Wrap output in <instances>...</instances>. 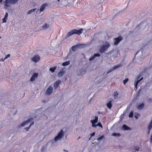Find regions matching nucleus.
Returning a JSON list of instances; mask_svg holds the SVG:
<instances>
[{"instance_id": "1", "label": "nucleus", "mask_w": 152, "mask_h": 152, "mask_svg": "<svg viewBox=\"0 0 152 152\" xmlns=\"http://www.w3.org/2000/svg\"><path fill=\"white\" fill-rule=\"evenodd\" d=\"M83 31V29L82 28H80L79 30L73 29L67 33L65 37V38L67 39L74 34H76L77 35H80L82 34Z\"/></svg>"}, {"instance_id": "2", "label": "nucleus", "mask_w": 152, "mask_h": 152, "mask_svg": "<svg viewBox=\"0 0 152 152\" xmlns=\"http://www.w3.org/2000/svg\"><path fill=\"white\" fill-rule=\"evenodd\" d=\"M33 118L28 119L27 120L21 124L20 126H18V127L24 126L30 123V124L29 127L25 128L26 131H28L29 129L30 128V126L34 124V122L33 121Z\"/></svg>"}, {"instance_id": "3", "label": "nucleus", "mask_w": 152, "mask_h": 152, "mask_svg": "<svg viewBox=\"0 0 152 152\" xmlns=\"http://www.w3.org/2000/svg\"><path fill=\"white\" fill-rule=\"evenodd\" d=\"M18 1V0H5L4 4V7L6 9H7L11 4H14Z\"/></svg>"}, {"instance_id": "4", "label": "nucleus", "mask_w": 152, "mask_h": 152, "mask_svg": "<svg viewBox=\"0 0 152 152\" xmlns=\"http://www.w3.org/2000/svg\"><path fill=\"white\" fill-rule=\"evenodd\" d=\"M110 45L108 42H103V45L101 47L99 50L100 52L102 53L105 51L110 47Z\"/></svg>"}, {"instance_id": "5", "label": "nucleus", "mask_w": 152, "mask_h": 152, "mask_svg": "<svg viewBox=\"0 0 152 152\" xmlns=\"http://www.w3.org/2000/svg\"><path fill=\"white\" fill-rule=\"evenodd\" d=\"M64 136V132L62 129H61L57 135L54 138V142H56L58 141L61 140Z\"/></svg>"}, {"instance_id": "6", "label": "nucleus", "mask_w": 152, "mask_h": 152, "mask_svg": "<svg viewBox=\"0 0 152 152\" xmlns=\"http://www.w3.org/2000/svg\"><path fill=\"white\" fill-rule=\"evenodd\" d=\"M53 91V88L52 86H50L47 88L45 93V94L46 95H49L52 93Z\"/></svg>"}, {"instance_id": "7", "label": "nucleus", "mask_w": 152, "mask_h": 152, "mask_svg": "<svg viewBox=\"0 0 152 152\" xmlns=\"http://www.w3.org/2000/svg\"><path fill=\"white\" fill-rule=\"evenodd\" d=\"M9 114L10 115H15L17 113L15 109L10 108L8 110Z\"/></svg>"}, {"instance_id": "8", "label": "nucleus", "mask_w": 152, "mask_h": 152, "mask_svg": "<svg viewBox=\"0 0 152 152\" xmlns=\"http://www.w3.org/2000/svg\"><path fill=\"white\" fill-rule=\"evenodd\" d=\"M40 58L38 55L34 56L32 57L31 59L32 61L35 63L37 62L40 59Z\"/></svg>"}, {"instance_id": "9", "label": "nucleus", "mask_w": 152, "mask_h": 152, "mask_svg": "<svg viewBox=\"0 0 152 152\" xmlns=\"http://www.w3.org/2000/svg\"><path fill=\"white\" fill-rule=\"evenodd\" d=\"M98 117L97 116H95V119L93 120H91V122L92 124V126L94 127H95V124L98 122Z\"/></svg>"}, {"instance_id": "10", "label": "nucleus", "mask_w": 152, "mask_h": 152, "mask_svg": "<svg viewBox=\"0 0 152 152\" xmlns=\"http://www.w3.org/2000/svg\"><path fill=\"white\" fill-rule=\"evenodd\" d=\"M122 37H119L117 38H115L114 39L113 41L115 45H118L120 41L122 40Z\"/></svg>"}, {"instance_id": "11", "label": "nucleus", "mask_w": 152, "mask_h": 152, "mask_svg": "<svg viewBox=\"0 0 152 152\" xmlns=\"http://www.w3.org/2000/svg\"><path fill=\"white\" fill-rule=\"evenodd\" d=\"M121 65H118L116 66H114L111 69H110L107 72V74H108L110 73L111 72H112V71H113L115 69H117V68L120 67Z\"/></svg>"}, {"instance_id": "12", "label": "nucleus", "mask_w": 152, "mask_h": 152, "mask_svg": "<svg viewBox=\"0 0 152 152\" xmlns=\"http://www.w3.org/2000/svg\"><path fill=\"white\" fill-rule=\"evenodd\" d=\"M47 6V4L45 3L43 4L40 7L39 11L40 12H43Z\"/></svg>"}, {"instance_id": "13", "label": "nucleus", "mask_w": 152, "mask_h": 152, "mask_svg": "<svg viewBox=\"0 0 152 152\" xmlns=\"http://www.w3.org/2000/svg\"><path fill=\"white\" fill-rule=\"evenodd\" d=\"M61 81L58 80L56 81L53 84V87L54 89H56L58 87L59 85L61 83Z\"/></svg>"}, {"instance_id": "14", "label": "nucleus", "mask_w": 152, "mask_h": 152, "mask_svg": "<svg viewBox=\"0 0 152 152\" xmlns=\"http://www.w3.org/2000/svg\"><path fill=\"white\" fill-rule=\"evenodd\" d=\"M100 56V54L99 53L95 54L93 56L91 57L89 59L90 61L94 60L96 57H99Z\"/></svg>"}, {"instance_id": "15", "label": "nucleus", "mask_w": 152, "mask_h": 152, "mask_svg": "<svg viewBox=\"0 0 152 152\" xmlns=\"http://www.w3.org/2000/svg\"><path fill=\"white\" fill-rule=\"evenodd\" d=\"M38 75L37 73H34L33 74L31 77L30 78L31 81H33L37 77Z\"/></svg>"}, {"instance_id": "16", "label": "nucleus", "mask_w": 152, "mask_h": 152, "mask_svg": "<svg viewBox=\"0 0 152 152\" xmlns=\"http://www.w3.org/2000/svg\"><path fill=\"white\" fill-rule=\"evenodd\" d=\"M50 25L49 24L45 23L44 25L42 26V28L43 29H46L49 28Z\"/></svg>"}, {"instance_id": "17", "label": "nucleus", "mask_w": 152, "mask_h": 152, "mask_svg": "<svg viewBox=\"0 0 152 152\" xmlns=\"http://www.w3.org/2000/svg\"><path fill=\"white\" fill-rule=\"evenodd\" d=\"M81 45L78 44L75 46H73L72 47V50L73 51H75L76 50V48H79L80 47Z\"/></svg>"}, {"instance_id": "18", "label": "nucleus", "mask_w": 152, "mask_h": 152, "mask_svg": "<svg viewBox=\"0 0 152 152\" xmlns=\"http://www.w3.org/2000/svg\"><path fill=\"white\" fill-rule=\"evenodd\" d=\"M143 79V77L141 78L140 80H138L135 83V85L134 86V89H136V90L137 89V86L138 83L140 82V81L141 80Z\"/></svg>"}, {"instance_id": "19", "label": "nucleus", "mask_w": 152, "mask_h": 152, "mask_svg": "<svg viewBox=\"0 0 152 152\" xmlns=\"http://www.w3.org/2000/svg\"><path fill=\"white\" fill-rule=\"evenodd\" d=\"M112 101H110L106 104L107 107L109 109H110L111 108L112 106Z\"/></svg>"}, {"instance_id": "20", "label": "nucleus", "mask_w": 152, "mask_h": 152, "mask_svg": "<svg viewBox=\"0 0 152 152\" xmlns=\"http://www.w3.org/2000/svg\"><path fill=\"white\" fill-rule=\"evenodd\" d=\"M64 73V71L63 70L60 71L58 74V76L59 77H62Z\"/></svg>"}, {"instance_id": "21", "label": "nucleus", "mask_w": 152, "mask_h": 152, "mask_svg": "<svg viewBox=\"0 0 152 152\" xmlns=\"http://www.w3.org/2000/svg\"><path fill=\"white\" fill-rule=\"evenodd\" d=\"M144 106V104L142 103L137 106V109L138 110H141L142 108Z\"/></svg>"}, {"instance_id": "22", "label": "nucleus", "mask_w": 152, "mask_h": 152, "mask_svg": "<svg viewBox=\"0 0 152 152\" xmlns=\"http://www.w3.org/2000/svg\"><path fill=\"white\" fill-rule=\"evenodd\" d=\"M36 10H37V9H36V8H35V9H32L31 10H29L28 12L27 13V14L28 15L30 14L32 12H33L34 11H35Z\"/></svg>"}, {"instance_id": "23", "label": "nucleus", "mask_w": 152, "mask_h": 152, "mask_svg": "<svg viewBox=\"0 0 152 152\" xmlns=\"http://www.w3.org/2000/svg\"><path fill=\"white\" fill-rule=\"evenodd\" d=\"M70 64V61H67L63 63L62 66H65L68 65H69Z\"/></svg>"}, {"instance_id": "24", "label": "nucleus", "mask_w": 152, "mask_h": 152, "mask_svg": "<svg viewBox=\"0 0 152 152\" xmlns=\"http://www.w3.org/2000/svg\"><path fill=\"white\" fill-rule=\"evenodd\" d=\"M118 94L117 92L115 91L114 92L113 96L115 99H116L118 97Z\"/></svg>"}, {"instance_id": "25", "label": "nucleus", "mask_w": 152, "mask_h": 152, "mask_svg": "<svg viewBox=\"0 0 152 152\" xmlns=\"http://www.w3.org/2000/svg\"><path fill=\"white\" fill-rule=\"evenodd\" d=\"M123 128L124 130H128L129 129V128L125 124H124L123 126Z\"/></svg>"}, {"instance_id": "26", "label": "nucleus", "mask_w": 152, "mask_h": 152, "mask_svg": "<svg viewBox=\"0 0 152 152\" xmlns=\"http://www.w3.org/2000/svg\"><path fill=\"white\" fill-rule=\"evenodd\" d=\"M56 68V67H54L53 68H50L49 70L52 73H53L54 72Z\"/></svg>"}, {"instance_id": "27", "label": "nucleus", "mask_w": 152, "mask_h": 152, "mask_svg": "<svg viewBox=\"0 0 152 152\" xmlns=\"http://www.w3.org/2000/svg\"><path fill=\"white\" fill-rule=\"evenodd\" d=\"M112 136L119 137L120 136V134L119 133H114L112 134Z\"/></svg>"}, {"instance_id": "28", "label": "nucleus", "mask_w": 152, "mask_h": 152, "mask_svg": "<svg viewBox=\"0 0 152 152\" xmlns=\"http://www.w3.org/2000/svg\"><path fill=\"white\" fill-rule=\"evenodd\" d=\"M81 71V73L80 75H81V74H84L86 72V70L84 69H80Z\"/></svg>"}, {"instance_id": "29", "label": "nucleus", "mask_w": 152, "mask_h": 152, "mask_svg": "<svg viewBox=\"0 0 152 152\" xmlns=\"http://www.w3.org/2000/svg\"><path fill=\"white\" fill-rule=\"evenodd\" d=\"M95 127H96L97 126H99L101 127V128H102V124L100 123H98L97 124H96L95 125Z\"/></svg>"}, {"instance_id": "30", "label": "nucleus", "mask_w": 152, "mask_h": 152, "mask_svg": "<svg viewBox=\"0 0 152 152\" xmlns=\"http://www.w3.org/2000/svg\"><path fill=\"white\" fill-rule=\"evenodd\" d=\"M133 112L132 111L130 112L129 115V117L130 118H132L133 116Z\"/></svg>"}, {"instance_id": "31", "label": "nucleus", "mask_w": 152, "mask_h": 152, "mask_svg": "<svg viewBox=\"0 0 152 152\" xmlns=\"http://www.w3.org/2000/svg\"><path fill=\"white\" fill-rule=\"evenodd\" d=\"M104 137V136L102 135L101 136L99 137L97 139V140L98 141H100L102 140Z\"/></svg>"}, {"instance_id": "32", "label": "nucleus", "mask_w": 152, "mask_h": 152, "mask_svg": "<svg viewBox=\"0 0 152 152\" xmlns=\"http://www.w3.org/2000/svg\"><path fill=\"white\" fill-rule=\"evenodd\" d=\"M10 54H7V56H6L4 58V61L6 60V59H7V58H8L10 57Z\"/></svg>"}, {"instance_id": "33", "label": "nucleus", "mask_w": 152, "mask_h": 152, "mask_svg": "<svg viewBox=\"0 0 152 152\" xmlns=\"http://www.w3.org/2000/svg\"><path fill=\"white\" fill-rule=\"evenodd\" d=\"M7 18H5V17H4L2 19V20L3 21V23H6V22Z\"/></svg>"}, {"instance_id": "34", "label": "nucleus", "mask_w": 152, "mask_h": 152, "mask_svg": "<svg viewBox=\"0 0 152 152\" xmlns=\"http://www.w3.org/2000/svg\"><path fill=\"white\" fill-rule=\"evenodd\" d=\"M128 78H126L125 79V80H123V83L124 85H125L126 83L128 82Z\"/></svg>"}, {"instance_id": "35", "label": "nucleus", "mask_w": 152, "mask_h": 152, "mask_svg": "<svg viewBox=\"0 0 152 152\" xmlns=\"http://www.w3.org/2000/svg\"><path fill=\"white\" fill-rule=\"evenodd\" d=\"M139 115V114L137 113H134V117L136 119H137L138 118V116Z\"/></svg>"}, {"instance_id": "36", "label": "nucleus", "mask_w": 152, "mask_h": 152, "mask_svg": "<svg viewBox=\"0 0 152 152\" xmlns=\"http://www.w3.org/2000/svg\"><path fill=\"white\" fill-rule=\"evenodd\" d=\"M45 149V148L44 146H43L41 149V151L42 152H44Z\"/></svg>"}, {"instance_id": "37", "label": "nucleus", "mask_w": 152, "mask_h": 152, "mask_svg": "<svg viewBox=\"0 0 152 152\" xmlns=\"http://www.w3.org/2000/svg\"><path fill=\"white\" fill-rule=\"evenodd\" d=\"M8 17V14L7 12H6L5 13V16H4V17H5V18H7Z\"/></svg>"}, {"instance_id": "38", "label": "nucleus", "mask_w": 152, "mask_h": 152, "mask_svg": "<svg viewBox=\"0 0 152 152\" xmlns=\"http://www.w3.org/2000/svg\"><path fill=\"white\" fill-rule=\"evenodd\" d=\"M139 149V148L137 147H136L135 149V150L137 151H138Z\"/></svg>"}, {"instance_id": "39", "label": "nucleus", "mask_w": 152, "mask_h": 152, "mask_svg": "<svg viewBox=\"0 0 152 152\" xmlns=\"http://www.w3.org/2000/svg\"><path fill=\"white\" fill-rule=\"evenodd\" d=\"M95 134V132H93L91 134V137L94 136Z\"/></svg>"}, {"instance_id": "40", "label": "nucleus", "mask_w": 152, "mask_h": 152, "mask_svg": "<svg viewBox=\"0 0 152 152\" xmlns=\"http://www.w3.org/2000/svg\"><path fill=\"white\" fill-rule=\"evenodd\" d=\"M63 151H64L65 152H68V151L66 150H65V149H64V150H63Z\"/></svg>"}, {"instance_id": "41", "label": "nucleus", "mask_w": 152, "mask_h": 152, "mask_svg": "<svg viewBox=\"0 0 152 152\" xmlns=\"http://www.w3.org/2000/svg\"><path fill=\"white\" fill-rule=\"evenodd\" d=\"M3 0H0V3H1L2 2Z\"/></svg>"}, {"instance_id": "42", "label": "nucleus", "mask_w": 152, "mask_h": 152, "mask_svg": "<svg viewBox=\"0 0 152 152\" xmlns=\"http://www.w3.org/2000/svg\"><path fill=\"white\" fill-rule=\"evenodd\" d=\"M36 10H37V11H36V12H37L39 10V9H37Z\"/></svg>"}, {"instance_id": "43", "label": "nucleus", "mask_w": 152, "mask_h": 152, "mask_svg": "<svg viewBox=\"0 0 152 152\" xmlns=\"http://www.w3.org/2000/svg\"><path fill=\"white\" fill-rule=\"evenodd\" d=\"M80 137H79L77 139L78 140V139H80Z\"/></svg>"}, {"instance_id": "44", "label": "nucleus", "mask_w": 152, "mask_h": 152, "mask_svg": "<svg viewBox=\"0 0 152 152\" xmlns=\"http://www.w3.org/2000/svg\"><path fill=\"white\" fill-rule=\"evenodd\" d=\"M139 51H140V50H139L137 52V53H136V55H136L137 54V53H138V52Z\"/></svg>"}, {"instance_id": "45", "label": "nucleus", "mask_w": 152, "mask_h": 152, "mask_svg": "<svg viewBox=\"0 0 152 152\" xmlns=\"http://www.w3.org/2000/svg\"><path fill=\"white\" fill-rule=\"evenodd\" d=\"M45 102V100H44V101H43V102Z\"/></svg>"}, {"instance_id": "46", "label": "nucleus", "mask_w": 152, "mask_h": 152, "mask_svg": "<svg viewBox=\"0 0 152 152\" xmlns=\"http://www.w3.org/2000/svg\"><path fill=\"white\" fill-rule=\"evenodd\" d=\"M57 1H58V2H59V1H60V0H57Z\"/></svg>"}, {"instance_id": "47", "label": "nucleus", "mask_w": 152, "mask_h": 152, "mask_svg": "<svg viewBox=\"0 0 152 152\" xmlns=\"http://www.w3.org/2000/svg\"><path fill=\"white\" fill-rule=\"evenodd\" d=\"M1 38V37H0V39Z\"/></svg>"}]
</instances>
